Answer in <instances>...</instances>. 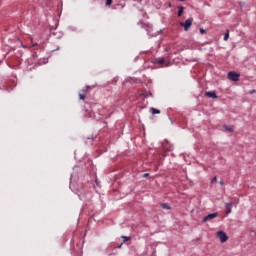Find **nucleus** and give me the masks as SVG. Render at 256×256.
I'll return each mask as SVG.
<instances>
[{"mask_svg":"<svg viewBox=\"0 0 256 256\" xmlns=\"http://www.w3.org/2000/svg\"><path fill=\"white\" fill-rule=\"evenodd\" d=\"M193 25V18L187 19L185 22H180V26L184 27V31H189Z\"/></svg>","mask_w":256,"mask_h":256,"instance_id":"f257e3e1","label":"nucleus"},{"mask_svg":"<svg viewBox=\"0 0 256 256\" xmlns=\"http://www.w3.org/2000/svg\"><path fill=\"white\" fill-rule=\"evenodd\" d=\"M217 237L218 239H220V241L222 243H227V241L229 240V237L227 236V234L223 231H218L217 232Z\"/></svg>","mask_w":256,"mask_h":256,"instance_id":"f03ea898","label":"nucleus"},{"mask_svg":"<svg viewBox=\"0 0 256 256\" xmlns=\"http://www.w3.org/2000/svg\"><path fill=\"white\" fill-rule=\"evenodd\" d=\"M216 217H219V213H217V212L208 214L207 216H205L203 218L202 223H207V221H211L212 219H216Z\"/></svg>","mask_w":256,"mask_h":256,"instance_id":"7ed1b4c3","label":"nucleus"},{"mask_svg":"<svg viewBox=\"0 0 256 256\" xmlns=\"http://www.w3.org/2000/svg\"><path fill=\"white\" fill-rule=\"evenodd\" d=\"M228 79L230 81H239V74H237L235 72H229L228 73Z\"/></svg>","mask_w":256,"mask_h":256,"instance_id":"20e7f679","label":"nucleus"},{"mask_svg":"<svg viewBox=\"0 0 256 256\" xmlns=\"http://www.w3.org/2000/svg\"><path fill=\"white\" fill-rule=\"evenodd\" d=\"M232 208H233V203H231V202L226 203V205H225L226 215H229L231 213Z\"/></svg>","mask_w":256,"mask_h":256,"instance_id":"39448f33","label":"nucleus"},{"mask_svg":"<svg viewBox=\"0 0 256 256\" xmlns=\"http://www.w3.org/2000/svg\"><path fill=\"white\" fill-rule=\"evenodd\" d=\"M205 95L206 97H210V99H217V93H215V91L206 92Z\"/></svg>","mask_w":256,"mask_h":256,"instance_id":"423d86ee","label":"nucleus"},{"mask_svg":"<svg viewBox=\"0 0 256 256\" xmlns=\"http://www.w3.org/2000/svg\"><path fill=\"white\" fill-rule=\"evenodd\" d=\"M85 98H86L85 91H84V90L80 91V92H79V99H80L81 101H85Z\"/></svg>","mask_w":256,"mask_h":256,"instance_id":"0eeeda50","label":"nucleus"},{"mask_svg":"<svg viewBox=\"0 0 256 256\" xmlns=\"http://www.w3.org/2000/svg\"><path fill=\"white\" fill-rule=\"evenodd\" d=\"M150 111L152 115H159V113H161V110H158L156 108H151Z\"/></svg>","mask_w":256,"mask_h":256,"instance_id":"6e6552de","label":"nucleus"},{"mask_svg":"<svg viewBox=\"0 0 256 256\" xmlns=\"http://www.w3.org/2000/svg\"><path fill=\"white\" fill-rule=\"evenodd\" d=\"M223 128L225 129V131H229V133H233V127L224 125Z\"/></svg>","mask_w":256,"mask_h":256,"instance_id":"1a4fd4ad","label":"nucleus"},{"mask_svg":"<svg viewBox=\"0 0 256 256\" xmlns=\"http://www.w3.org/2000/svg\"><path fill=\"white\" fill-rule=\"evenodd\" d=\"M178 9V17H181V15H183L184 8L183 6H180Z\"/></svg>","mask_w":256,"mask_h":256,"instance_id":"9d476101","label":"nucleus"},{"mask_svg":"<svg viewBox=\"0 0 256 256\" xmlns=\"http://www.w3.org/2000/svg\"><path fill=\"white\" fill-rule=\"evenodd\" d=\"M123 243H127V241H131V237L129 236H122Z\"/></svg>","mask_w":256,"mask_h":256,"instance_id":"9b49d317","label":"nucleus"},{"mask_svg":"<svg viewBox=\"0 0 256 256\" xmlns=\"http://www.w3.org/2000/svg\"><path fill=\"white\" fill-rule=\"evenodd\" d=\"M228 40H229V30H227L224 35V41H228Z\"/></svg>","mask_w":256,"mask_h":256,"instance_id":"f8f14e48","label":"nucleus"},{"mask_svg":"<svg viewBox=\"0 0 256 256\" xmlns=\"http://www.w3.org/2000/svg\"><path fill=\"white\" fill-rule=\"evenodd\" d=\"M162 209H171V207L165 203L161 204Z\"/></svg>","mask_w":256,"mask_h":256,"instance_id":"ddd939ff","label":"nucleus"},{"mask_svg":"<svg viewBox=\"0 0 256 256\" xmlns=\"http://www.w3.org/2000/svg\"><path fill=\"white\" fill-rule=\"evenodd\" d=\"M113 3V0H106V5L109 6Z\"/></svg>","mask_w":256,"mask_h":256,"instance_id":"4468645a","label":"nucleus"},{"mask_svg":"<svg viewBox=\"0 0 256 256\" xmlns=\"http://www.w3.org/2000/svg\"><path fill=\"white\" fill-rule=\"evenodd\" d=\"M200 33H201V35H204V33H205V29L200 28Z\"/></svg>","mask_w":256,"mask_h":256,"instance_id":"2eb2a0df","label":"nucleus"},{"mask_svg":"<svg viewBox=\"0 0 256 256\" xmlns=\"http://www.w3.org/2000/svg\"><path fill=\"white\" fill-rule=\"evenodd\" d=\"M215 182H217L216 176L214 178H212V180H211V183H215Z\"/></svg>","mask_w":256,"mask_h":256,"instance_id":"dca6fc26","label":"nucleus"},{"mask_svg":"<svg viewBox=\"0 0 256 256\" xmlns=\"http://www.w3.org/2000/svg\"><path fill=\"white\" fill-rule=\"evenodd\" d=\"M163 63H165V59H161V60L159 61V64H160V65H163Z\"/></svg>","mask_w":256,"mask_h":256,"instance_id":"f3484780","label":"nucleus"},{"mask_svg":"<svg viewBox=\"0 0 256 256\" xmlns=\"http://www.w3.org/2000/svg\"><path fill=\"white\" fill-rule=\"evenodd\" d=\"M143 177H149V173L143 174Z\"/></svg>","mask_w":256,"mask_h":256,"instance_id":"a211bd4d","label":"nucleus"},{"mask_svg":"<svg viewBox=\"0 0 256 256\" xmlns=\"http://www.w3.org/2000/svg\"><path fill=\"white\" fill-rule=\"evenodd\" d=\"M219 184H220V185H224V182H223V180H221V181L219 182Z\"/></svg>","mask_w":256,"mask_h":256,"instance_id":"6ab92c4d","label":"nucleus"},{"mask_svg":"<svg viewBox=\"0 0 256 256\" xmlns=\"http://www.w3.org/2000/svg\"><path fill=\"white\" fill-rule=\"evenodd\" d=\"M36 45H37V43H34V44H33V47H36Z\"/></svg>","mask_w":256,"mask_h":256,"instance_id":"aec40b11","label":"nucleus"},{"mask_svg":"<svg viewBox=\"0 0 256 256\" xmlns=\"http://www.w3.org/2000/svg\"><path fill=\"white\" fill-rule=\"evenodd\" d=\"M168 6L171 7V3H169Z\"/></svg>","mask_w":256,"mask_h":256,"instance_id":"412c9836","label":"nucleus"},{"mask_svg":"<svg viewBox=\"0 0 256 256\" xmlns=\"http://www.w3.org/2000/svg\"><path fill=\"white\" fill-rule=\"evenodd\" d=\"M123 244H121L120 246H119V249H121V246H122Z\"/></svg>","mask_w":256,"mask_h":256,"instance_id":"4be33fe9","label":"nucleus"},{"mask_svg":"<svg viewBox=\"0 0 256 256\" xmlns=\"http://www.w3.org/2000/svg\"><path fill=\"white\" fill-rule=\"evenodd\" d=\"M178 1H185V0H178Z\"/></svg>","mask_w":256,"mask_h":256,"instance_id":"5701e85b","label":"nucleus"}]
</instances>
